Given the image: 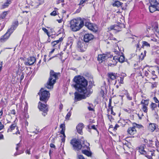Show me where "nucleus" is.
<instances>
[{
    "mask_svg": "<svg viewBox=\"0 0 159 159\" xmlns=\"http://www.w3.org/2000/svg\"><path fill=\"white\" fill-rule=\"evenodd\" d=\"M73 80L76 83L74 87L79 92L84 93L91 89H87L88 81L84 77L80 76H75L73 79Z\"/></svg>",
    "mask_w": 159,
    "mask_h": 159,
    "instance_id": "obj_1",
    "label": "nucleus"
},
{
    "mask_svg": "<svg viewBox=\"0 0 159 159\" xmlns=\"http://www.w3.org/2000/svg\"><path fill=\"white\" fill-rule=\"evenodd\" d=\"M70 28L73 31H76L80 30L84 25V22L81 18L74 19L70 21Z\"/></svg>",
    "mask_w": 159,
    "mask_h": 159,
    "instance_id": "obj_2",
    "label": "nucleus"
},
{
    "mask_svg": "<svg viewBox=\"0 0 159 159\" xmlns=\"http://www.w3.org/2000/svg\"><path fill=\"white\" fill-rule=\"evenodd\" d=\"M58 73H56L52 70L50 71V77L45 86L48 89H52L53 88V85L55 83L56 80L58 79Z\"/></svg>",
    "mask_w": 159,
    "mask_h": 159,
    "instance_id": "obj_3",
    "label": "nucleus"
},
{
    "mask_svg": "<svg viewBox=\"0 0 159 159\" xmlns=\"http://www.w3.org/2000/svg\"><path fill=\"white\" fill-rule=\"evenodd\" d=\"M92 92V89L89 90L87 92H85L84 93H83L84 94H81L77 92H75L74 93L75 101H78L83 99H85L87 97H89Z\"/></svg>",
    "mask_w": 159,
    "mask_h": 159,
    "instance_id": "obj_4",
    "label": "nucleus"
},
{
    "mask_svg": "<svg viewBox=\"0 0 159 159\" xmlns=\"http://www.w3.org/2000/svg\"><path fill=\"white\" fill-rule=\"evenodd\" d=\"M40 96V100L41 101H43L46 102L48 100L50 96L49 92L47 91L44 89L42 88L38 93Z\"/></svg>",
    "mask_w": 159,
    "mask_h": 159,
    "instance_id": "obj_5",
    "label": "nucleus"
},
{
    "mask_svg": "<svg viewBox=\"0 0 159 159\" xmlns=\"http://www.w3.org/2000/svg\"><path fill=\"white\" fill-rule=\"evenodd\" d=\"M151 5L149 7L150 12L153 13L156 11H159V3L156 0H152Z\"/></svg>",
    "mask_w": 159,
    "mask_h": 159,
    "instance_id": "obj_6",
    "label": "nucleus"
},
{
    "mask_svg": "<svg viewBox=\"0 0 159 159\" xmlns=\"http://www.w3.org/2000/svg\"><path fill=\"white\" fill-rule=\"evenodd\" d=\"M70 143L75 150H79L81 149L82 147L80 142L75 139H72L70 142Z\"/></svg>",
    "mask_w": 159,
    "mask_h": 159,
    "instance_id": "obj_7",
    "label": "nucleus"
},
{
    "mask_svg": "<svg viewBox=\"0 0 159 159\" xmlns=\"http://www.w3.org/2000/svg\"><path fill=\"white\" fill-rule=\"evenodd\" d=\"M158 25L157 23L155 22L152 25V27H149L147 29L148 32L150 34H152L154 33L155 31H157Z\"/></svg>",
    "mask_w": 159,
    "mask_h": 159,
    "instance_id": "obj_8",
    "label": "nucleus"
},
{
    "mask_svg": "<svg viewBox=\"0 0 159 159\" xmlns=\"http://www.w3.org/2000/svg\"><path fill=\"white\" fill-rule=\"evenodd\" d=\"M78 47L81 52L85 51L87 47V44L83 41H79L77 43Z\"/></svg>",
    "mask_w": 159,
    "mask_h": 159,
    "instance_id": "obj_9",
    "label": "nucleus"
},
{
    "mask_svg": "<svg viewBox=\"0 0 159 159\" xmlns=\"http://www.w3.org/2000/svg\"><path fill=\"white\" fill-rule=\"evenodd\" d=\"M85 26L90 30L95 32L98 31V28L97 26L90 23H86Z\"/></svg>",
    "mask_w": 159,
    "mask_h": 159,
    "instance_id": "obj_10",
    "label": "nucleus"
},
{
    "mask_svg": "<svg viewBox=\"0 0 159 159\" xmlns=\"http://www.w3.org/2000/svg\"><path fill=\"white\" fill-rule=\"evenodd\" d=\"M94 38V36L91 34H85L84 37V40L85 42H88L93 40Z\"/></svg>",
    "mask_w": 159,
    "mask_h": 159,
    "instance_id": "obj_11",
    "label": "nucleus"
},
{
    "mask_svg": "<svg viewBox=\"0 0 159 159\" xmlns=\"http://www.w3.org/2000/svg\"><path fill=\"white\" fill-rule=\"evenodd\" d=\"M36 61V58L34 57H30L26 61L25 63V64L27 66H30L33 65Z\"/></svg>",
    "mask_w": 159,
    "mask_h": 159,
    "instance_id": "obj_12",
    "label": "nucleus"
},
{
    "mask_svg": "<svg viewBox=\"0 0 159 159\" xmlns=\"http://www.w3.org/2000/svg\"><path fill=\"white\" fill-rule=\"evenodd\" d=\"M111 56L110 57V66H114L116 65L118 61V57L117 56H114L113 57V56L112 58Z\"/></svg>",
    "mask_w": 159,
    "mask_h": 159,
    "instance_id": "obj_13",
    "label": "nucleus"
},
{
    "mask_svg": "<svg viewBox=\"0 0 159 159\" xmlns=\"http://www.w3.org/2000/svg\"><path fill=\"white\" fill-rule=\"evenodd\" d=\"M108 58V56L105 54H99L98 55L97 59L100 63L105 61Z\"/></svg>",
    "mask_w": 159,
    "mask_h": 159,
    "instance_id": "obj_14",
    "label": "nucleus"
},
{
    "mask_svg": "<svg viewBox=\"0 0 159 159\" xmlns=\"http://www.w3.org/2000/svg\"><path fill=\"white\" fill-rule=\"evenodd\" d=\"M84 127V125L82 123H79L76 126L77 132L81 135H82L83 134L82 130Z\"/></svg>",
    "mask_w": 159,
    "mask_h": 159,
    "instance_id": "obj_15",
    "label": "nucleus"
},
{
    "mask_svg": "<svg viewBox=\"0 0 159 159\" xmlns=\"http://www.w3.org/2000/svg\"><path fill=\"white\" fill-rule=\"evenodd\" d=\"M38 108L39 109H48L49 108L47 104L43 103L40 102L38 103Z\"/></svg>",
    "mask_w": 159,
    "mask_h": 159,
    "instance_id": "obj_16",
    "label": "nucleus"
},
{
    "mask_svg": "<svg viewBox=\"0 0 159 159\" xmlns=\"http://www.w3.org/2000/svg\"><path fill=\"white\" fill-rule=\"evenodd\" d=\"M149 100H142L141 101V104L144 109H147L149 103Z\"/></svg>",
    "mask_w": 159,
    "mask_h": 159,
    "instance_id": "obj_17",
    "label": "nucleus"
},
{
    "mask_svg": "<svg viewBox=\"0 0 159 159\" xmlns=\"http://www.w3.org/2000/svg\"><path fill=\"white\" fill-rule=\"evenodd\" d=\"M127 132L128 134L131 135H133L136 133V130L134 126L130 127L128 128L127 130Z\"/></svg>",
    "mask_w": 159,
    "mask_h": 159,
    "instance_id": "obj_18",
    "label": "nucleus"
},
{
    "mask_svg": "<svg viewBox=\"0 0 159 159\" xmlns=\"http://www.w3.org/2000/svg\"><path fill=\"white\" fill-rule=\"evenodd\" d=\"M145 147V145L143 144L139 147V152L142 154L146 155L147 151L144 150Z\"/></svg>",
    "mask_w": 159,
    "mask_h": 159,
    "instance_id": "obj_19",
    "label": "nucleus"
},
{
    "mask_svg": "<svg viewBox=\"0 0 159 159\" xmlns=\"http://www.w3.org/2000/svg\"><path fill=\"white\" fill-rule=\"evenodd\" d=\"M157 125L154 123H150L148 126L149 130L152 132H153L156 129Z\"/></svg>",
    "mask_w": 159,
    "mask_h": 159,
    "instance_id": "obj_20",
    "label": "nucleus"
},
{
    "mask_svg": "<svg viewBox=\"0 0 159 159\" xmlns=\"http://www.w3.org/2000/svg\"><path fill=\"white\" fill-rule=\"evenodd\" d=\"M60 128L61 129V133L63 135L64 137H66V135L65 134V123L62 124L60 125Z\"/></svg>",
    "mask_w": 159,
    "mask_h": 159,
    "instance_id": "obj_21",
    "label": "nucleus"
},
{
    "mask_svg": "<svg viewBox=\"0 0 159 159\" xmlns=\"http://www.w3.org/2000/svg\"><path fill=\"white\" fill-rule=\"evenodd\" d=\"M10 36V34H9L8 32H7L0 39L1 41L2 42L5 41L6 40L8 39Z\"/></svg>",
    "mask_w": 159,
    "mask_h": 159,
    "instance_id": "obj_22",
    "label": "nucleus"
},
{
    "mask_svg": "<svg viewBox=\"0 0 159 159\" xmlns=\"http://www.w3.org/2000/svg\"><path fill=\"white\" fill-rule=\"evenodd\" d=\"M154 154V152L152 151H148V152H147V154L145 155L146 157L149 159L152 158V156Z\"/></svg>",
    "mask_w": 159,
    "mask_h": 159,
    "instance_id": "obj_23",
    "label": "nucleus"
},
{
    "mask_svg": "<svg viewBox=\"0 0 159 159\" xmlns=\"http://www.w3.org/2000/svg\"><path fill=\"white\" fill-rule=\"evenodd\" d=\"M11 2L10 0H7L6 2L2 5V8H4L7 7L11 3Z\"/></svg>",
    "mask_w": 159,
    "mask_h": 159,
    "instance_id": "obj_24",
    "label": "nucleus"
},
{
    "mask_svg": "<svg viewBox=\"0 0 159 159\" xmlns=\"http://www.w3.org/2000/svg\"><path fill=\"white\" fill-rule=\"evenodd\" d=\"M82 152L88 157L91 156L92 154L91 152L88 150H84L82 151Z\"/></svg>",
    "mask_w": 159,
    "mask_h": 159,
    "instance_id": "obj_25",
    "label": "nucleus"
},
{
    "mask_svg": "<svg viewBox=\"0 0 159 159\" xmlns=\"http://www.w3.org/2000/svg\"><path fill=\"white\" fill-rule=\"evenodd\" d=\"M16 28V26H15V25H12L11 27L9 29L7 32H8L9 34H10V35Z\"/></svg>",
    "mask_w": 159,
    "mask_h": 159,
    "instance_id": "obj_26",
    "label": "nucleus"
},
{
    "mask_svg": "<svg viewBox=\"0 0 159 159\" xmlns=\"http://www.w3.org/2000/svg\"><path fill=\"white\" fill-rule=\"evenodd\" d=\"M122 3L121 2H120L117 1H116L113 4V6L114 7H117L121 6L122 4Z\"/></svg>",
    "mask_w": 159,
    "mask_h": 159,
    "instance_id": "obj_27",
    "label": "nucleus"
},
{
    "mask_svg": "<svg viewBox=\"0 0 159 159\" xmlns=\"http://www.w3.org/2000/svg\"><path fill=\"white\" fill-rule=\"evenodd\" d=\"M117 77V74L113 73H110V79L112 80H114L116 79Z\"/></svg>",
    "mask_w": 159,
    "mask_h": 159,
    "instance_id": "obj_28",
    "label": "nucleus"
},
{
    "mask_svg": "<svg viewBox=\"0 0 159 159\" xmlns=\"http://www.w3.org/2000/svg\"><path fill=\"white\" fill-rule=\"evenodd\" d=\"M144 46L149 47H150V44L147 42L143 41L142 48H143Z\"/></svg>",
    "mask_w": 159,
    "mask_h": 159,
    "instance_id": "obj_29",
    "label": "nucleus"
},
{
    "mask_svg": "<svg viewBox=\"0 0 159 159\" xmlns=\"http://www.w3.org/2000/svg\"><path fill=\"white\" fill-rule=\"evenodd\" d=\"M16 126V125L15 124H12L10 126V128L8 129L7 131H11L14 129Z\"/></svg>",
    "mask_w": 159,
    "mask_h": 159,
    "instance_id": "obj_30",
    "label": "nucleus"
},
{
    "mask_svg": "<svg viewBox=\"0 0 159 159\" xmlns=\"http://www.w3.org/2000/svg\"><path fill=\"white\" fill-rule=\"evenodd\" d=\"M125 60V57L124 56L121 55L119 57H118V61L121 63L124 62Z\"/></svg>",
    "mask_w": 159,
    "mask_h": 159,
    "instance_id": "obj_31",
    "label": "nucleus"
},
{
    "mask_svg": "<svg viewBox=\"0 0 159 159\" xmlns=\"http://www.w3.org/2000/svg\"><path fill=\"white\" fill-rule=\"evenodd\" d=\"M133 125L135 128H137L139 129L143 128V126L142 125H138L135 123H134L133 124Z\"/></svg>",
    "mask_w": 159,
    "mask_h": 159,
    "instance_id": "obj_32",
    "label": "nucleus"
},
{
    "mask_svg": "<svg viewBox=\"0 0 159 159\" xmlns=\"http://www.w3.org/2000/svg\"><path fill=\"white\" fill-rule=\"evenodd\" d=\"M119 29V26L117 25H114L111 26L110 28V30H115L118 31V29Z\"/></svg>",
    "mask_w": 159,
    "mask_h": 159,
    "instance_id": "obj_33",
    "label": "nucleus"
},
{
    "mask_svg": "<svg viewBox=\"0 0 159 159\" xmlns=\"http://www.w3.org/2000/svg\"><path fill=\"white\" fill-rule=\"evenodd\" d=\"M8 13L7 11L4 12L1 15L0 17L2 19L4 18Z\"/></svg>",
    "mask_w": 159,
    "mask_h": 159,
    "instance_id": "obj_34",
    "label": "nucleus"
},
{
    "mask_svg": "<svg viewBox=\"0 0 159 159\" xmlns=\"http://www.w3.org/2000/svg\"><path fill=\"white\" fill-rule=\"evenodd\" d=\"M137 115L139 117V119H141V118L143 116V111L140 110L138 113Z\"/></svg>",
    "mask_w": 159,
    "mask_h": 159,
    "instance_id": "obj_35",
    "label": "nucleus"
},
{
    "mask_svg": "<svg viewBox=\"0 0 159 159\" xmlns=\"http://www.w3.org/2000/svg\"><path fill=\"white\" fill-rule=\"evenodd\" d=\"M41 112V113L43 116H45L47 114L48 110H40Z\"/></svg>",
    "mask_w": 159,
    "mask_h": 159,
    "instance_id": "obj_36",
    "label": "nucleus"
},
{
    "mask_svg": "<svg viewBox=\"0 0 159 159\" xmlns=\"http://www.w3.org/2000/svg\"><path fill=\"white\" fill-rule=\"evenodd\" d=\"M71 114V112L70 111L66 115V119L69 120Z\"/></svg>",
    "mask_w": 159,
    "mask_h": 159,
    "instance_id": "obj_37",
    "label": "nucleus"
},
{
    "mask_svg": "<svg viewBox=\"0 0 159 159\" xmlns=\"http://www.w3.org/2000/svg\"><path fill=\"white\" fill-rule=\"evenodd\" d=\"M42 30L44 31V32L47 34V35L49 37L50 36V35H49V34L48 32V30L46 28H42Z\"/></svg>",
    "mask_w": 159,
    "mask_h": 159,
    "instance_id": "obj_38",
    "label": "nucleus"
},
{
    "mask_svg": "<svg viewBox=\"0 0 159 159\" xmlns=\"http://www.w3.org/2000/svg\"><path fill=\"white\" fill-rule=\"evenodd\" d=\"M157 106V105L156 104L152 103L151 105V108L153 109L156 108Z\"/></svg>",
    "mask_w": 159,
    "mask_h": 159,
    "instance_id": "obj_39",
    "label": "nucleus"
},
{
    "mask_svg": "<svg viewBox=\"0 0 159 159\" xmlns=\"http://www.w3.org/2000/svg\"><path fill=\"white\" fill-rule=\"evenodd\" d=\"M60 41V40H57L56 41H53L52 42V44L53 45V46H55L57 43H59Z\"/></svg>",
    "mask_w": 159,
    "mask_h": 159,
    "instance_id": "obj_40",
    "label": "nucleus"
},
{
    "mask_svg": "<svg viewBox=\"0 0 159 159\" xmlns=\"http://www.w3.org/2000/svg\"><path fill=\"white\" fill-rule=\"evenodd\" d=\"M116 49H114L113 50V52L115 53V54L117 55L118 54V53L119 52V51L117 50V49H119V48L117 46L116 47Z\"/></svg>",
    "mask_w": 159,
    "mask_h": 159,
    "instance_id": "obj_41",
    "label": "nucleus"
},
{
    "mask_svg": "<svg viewBox=\"0 0 159 159\" xmlns=\"http://www.w3.org/2000/svg\"><path fill=\"white\" fill-rule=\"evenodd\" d=\"M123 78L122 77H120V80H119V83L120 84H123L124 83L123 82Z\"/></svg>",
    "mask_w": 159,
    "mask_h": 159,
    "instance_id": "obj_42",
    "label": "nucleus"
},
{
    "mask_svg": "<svg viewBox=\"0 0 159 159\" xmlns=\"http://www.w3.org/2000/svg\"><path fill=\"white\" fill-rule=\"evenodd\" d=\"M89 105L88 107V109H93V106L92 104H89Z\"/></svg>",
    "mask_w": 159,
    "mask_h": 159,
    "instance_id": "obj_43",
    "label": "nucleus"
},
{
    "mask_svg": "<svg viewBox=\"0 0 159 159\" xmlns=\"http://www.w3.org/2000/svg\"><path fill=\"white\" fill-rule=\"evenodd\" d=\"M87 1H88L87 0H81L80 2L79 5H83L84 3Z\"/></svg>",
    "mask_w": 159,
    "mask_h": 159,
    "instance_id": "obj_44",
    "label": "nucleus"
},
{
    "mask_svg": "<svg viewBox=\"0 0 159 159\" xmlns=\"http://www.w3.org/2000/svg\"><path fill=\"white\" fill-rule=\"evenodd\" d=\"M52 16H55L56 15V11H53L50 14Z\"/></svg>",
    "mask_w": 159,
    "mask_h": 159,
    "instance_id": "obj_45",
    "label": "nucleus"
},
{
    "mask_svg": "<svg viewBox=\"0 0 159 159\" xmlns=\"http://www.w3.org/2000/svg\"><path fill=\"white\" fill-rule=\"evenodd\" d=\"M119 127V126L118 124H116L114 127V128L113 129V130L114 131H116L117 130V128H118Z\"/></svg>",
    "mask_w": 159,
    "mask_h": 159,
    "instance_id": "obj_46",
    "label": "nucleus"
},
{
    "mask_svg": "<svg viewBox=\"0 0 159 159\" xmlns=\"http://www.w3.org/2000/svg\"><path fill=\"white\" fill-rule=\"evenodd\" d=\"M78 159H84V158L83 155H79L78 156Z\"/></svg>",
    "mask_w": 159,
    "mask_h": 159,
    "instance_id": "obj_47",
    "label": "nucleus"
},
{
    "mask_svg": "<svg viewBox=\"0 0 159 159\" xmlns=\"http://www.w3.org/2000/svg\"><path fill=\"white\" fill-rule=\"evenodd\" d=\"M153 99L155 102L157 103H159V101L156 97H154L153 98Z\"/></svg>",
    "mask_w": 159,
    "mask_h": 159,
    "instance_id": "obj_48",
    "label": "nucleus"
},
{
    "mask_svg": "<svg viewBox=\"0 0 159 159\" xmlns=\"http://www.w3.org/2000/svg\"><path fill=\"white\" fill-rule=\"evenodd\" d=\"M4 127V125L2 124L1 122L0 121V130L3 129Z\"/></svg>",
    "mask_w": 159,
    "mask_h": 159,
    "instance_id": "obj_49",
    "label": "nucleus"
},
{
    "mask_svg": "<svg viewBox=\"0 0 159 159\" xmlns=\"http://www.w3.org/2000/svg\"><path fill=\"white\" fill-rule=\"evenodd\" d=\"M50 146L51 147L53 148H55V145L53 144L52 143L50 144Z\"/></svg>",
    "mask_w": 159,
    "mask_h": 159,
    "instance_id": "obj_50",
    "label": "nucleus"
},
{
    "mask_svg": "<svg viewBox=\"0 0 159 159\" xmlns=\"http://www.w3.org/2000/svg\"><path fill=\"white\" fill-rule=\"evenodd\" d=\"M145 75L147 76L148 75V72L147 71H145L144 73Z\"/></svg>",
    "mask_w": 159,
    "mask_h": 159,
    "instance_id": "obj_51",
    "label": "nucleus"
},
{
    "mask_svg": "<svg viewBox=\"0 0 159 159\" xmlns=\"http://www.w3.org/2000/svg\"><path fill=\"white\" fill-rule=\"evenodd\" d=\"M91 128L92 129H95V130H97V129H96V128L95 127V126L94 125H93L91 126Z\"/></svg>",
    "mask_w": 159,
    "mask_h": 159,
    "instance_id": "obj_52",
    "label": "nucleus"
},
{
    "mask_svg": "<svg viewBox=\"0 0 159 159\" xmlns=\"http://www.w3.org/2000/svg\"><path fill=\"white\" fill-rule=\"evenodd\" d=\"M32 132L34 133H35V134H37L38 132V131L37 130V129H36V130L35 131H32Z\"/></svg>",
    "mask_w": 159,
    "mask_h": 159,
    "instance_id": "obj_53",
    "label": "nucleus"
},
{
    "mask_svg": "<svg viewBox=\"0 0 159 159\" xmlns=\"http://www.w3.org/2000/svg\"><path fill=\"white\" fill-rule=\"evenodd\" d=\"M14 24H15L14 25L16 27L18 25V22L17 21H16L15 22Z\"/></svg>",
    "mask_w": 159,
    "mask_h": 159,
    "instance_id": "obj_54",
    "label": "nucleus"
},
{
    "mask_svg": "<svg viewBox=\"0 0 159 159\" xmlns=\"http://www.w3.org/2000/svg\"><path fill=\"white\" fill-rule=\"evenodd\" d=\"M20 147V144L19 143L17 144V147L16 148V150H17L18 149L19 147Z\"/></svg>",
    "mask_w": 159,
    "mask_h": 159,
    "instance_id": "obj_55",
    "label": "nucleus"
},
{
    "mask_svg": "<svg viewBox=\"0 0 159 159\" xmlns=\"http://www.w3.org/2000/svg\"><path fill=\"white\" fill-rule=\"evenodd\" d=\"M4 138L2 134H1L0 135V139H3Z\"/></svg>",
    "mask_w": 159,
    "mask_h": 159,
    "instance_id": "obj_56",
    "label": "nucleus"
},
{
    "mask_svg": "<svg viewBox=\"0 0 159 159\" xmlns=\"http://www.w3.org/2000/svg\"><path fill=\"white\" fill-rule=\"evenodd\" d=\"M62 104L61 103L59 105V108L60 109H61L62 108Z\"/></svg>",
    "mask_w": 159,
    "mask_h": 159,
    "instance_id": "obj_57",
    "label": "nucleus"
},
{
    "mask_svg": "<svg viewBox=\"0 0 159 159\" xmlns=\"http://www.w3.org/2000/svg\"><path fill=\"white\" fill-rule=\"evenodd\" d=\"M55 50V49H53L50 52V55L51 54H52L53 52Z\"/></svg>",
    "mask_w": 159,
    "mask_h": 159,
    "instance_id": "obj_58",
    "label": "nucleus"
},
{
    "mask_svg": "<svg viewBox=\"0 0 159 159\" xmlns=\"http://www.w3.org/2000/svg\"><path fill=\"white\" fill-rule=\"evenodd\" d=\"M64 138L61 139V141L63 142H64L65 141V137H64Z\"/></svg>",
    "mask_w": 159,
    "mask_h": 159,
    "instance_id": "obj_59",
    "label": "nucleus"
},
{
    "mask_svg": "<svg viewBox=\"0 0 159 159\" xmlns=\"http://www.w3.org/2000/svg\"><path fill=\"white\" fill-rule=\"evenodd\" d=\"M111 113L112 114H113V115H115V113H114L113 112V110H111Z\"/></svg>",
    "mask_w": 159,
    "mask_h": 159,
    "instance_id": "obj_60",
    "label": "nucleus"
},
{
    "mask_svg": "<svg viewBox=\"0 0 159 159\" xmlns=\"http://www.w3.org/2000/svg\"><path fill=\"white\" fill-rule=\"evenodd\" d=\"M151 41H154L155 42H156L157 41L156 39H151Z\"/></svg>",
    "mask_w": 159,
    "mask_h": 159,
    "instance_id": "obj_61",
    "label": "nucleus"
},
{
    "mask_svg": "<svg viewBox=\"0 0 159 159\" xmlns=\"http://www.w3.org/2000/svg\"><path fill=\"white\" fill-rule=\"evenodd\" d=\"M114 128V126L113 125H110V128H112L113 129Z\"/></svg>",
    "mask_w": 159,
    "mask_h": 159,
    "instance_id": "obj_62",
    "label": "nucleus"
},
{
    "mask_svg": "<svg viewBox=\"0 0 159 159\" xmlns=\"http://www.w3.org/2000/svg\"><path fill=\"white\" fill-rule=\"evenodd\" d=\"M57 21L59 23H61L62 21V20H58Z\"/></svg>",
    "mask_w": 159,
    "mask_h": 159,
    "instance_id": "obj_63",
    "label": "nucleus"
},
{
    "mask_svg": "<svg viewBox=\"0 0 159 159\" xmlns=\"http://www.w3.org/2000/svg\"><path fill=\"white\" fill-rule=\"evenodd\" d=\"M24 76L22 75L21 76L20 80H22V79L24 78Z\"/></svg>",
    "mask_w": 159,
    "mask_h": 159,
    "instance_id": "obj_64",
    "label": "nucleus"
}]
</instances>
